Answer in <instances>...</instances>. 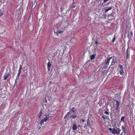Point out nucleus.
I'll return each instance as SVG.
<instances>
[{
    "label": "nucleus",
    "mask_w": 135,
    "mask_h": 135,
    "mask_svg": "<svg viewBox=\"0 0 135 135\" xmlns=\"http://www.w3.org/2000/svg\"><path fill=\"white\" fill-rule=\"evenodd\" d=\"M112 57L108 58L107 59L106 62L105 63L104 65V68L107 69L108 68V66L109 65V63L110 60L112 59Z\"/></svg>",
    "instance_id": "3"
},
{
    "label": "nucleus",
    "mask_w": 135,
    "mask_h": 135,
    "mask_svg": "<svg viewBox=\"0 0 135 135\" xmlns=\"http://www.w3.org/2000/svg\"><path fill=\"white\" fill-rule=\"evenodd\" d=\"M116 16V14L115 13H112L111 14L108 16V20L112 21L113 20L115 19V17Z\"/></svg>",
    "instance_id": "2"
},
{
    "label": "nucleus",
    "mask_w": 135,
    "mask_h": 135,
    "mask_svg": "<svg viewBox=\"0 0 135 135\" xmlns=\"http://www.w3.org/2000/svg\"><path fill=\"white\" fill-rule=\"evenodd\" d=\"M119 67L121 69H123V67L121 65H119Z\"/></svg>",
    "instance_id": "34"
},
{
    "label": "nucleus",
    "mask_w": 135,
    "mask_h": 135,
    "mask_svg": "<svg viewBox=\"0 0 135 135\" xmlns=\"http://www.w3.org/2000/svg\"><path fill=\"white\" fill-rule=\"evenodd\" d=\"M122 130L123 131V132L126 133V129L125 128L124 126H122Z\"/></svg>",
    "instance_id": "14"
},
{
    "label": "nucleus",
    "mask_w": 135,
    "mask_h": 135,
    "mask_svg": "<svg viewBox=\"0 0 135 135\" xmlns=\"http://www.w3.org/2000/svg\"><path fill=\"white\" fill-rule=\"evenodd\" d=\"M130 57L129 54H126V58L127 59H128Z\"/></svg>",
    "instance_id": "23"
},
{
    "label": "nucleus",
    "mask_w": 135,
    "mask_h": 135,
    "mask_svg": "<svg viewBox=\"0 0 135 135\" xmlns=\"http://www.w3.org/2000/svg\"><path fill=\"white\" fill-rule=\"evenodd\" d=\"M9 76V75L8 74L6 73L3 76L4 80H6L8 78Z\"/></svg>",
    "instance_id": "11"
},
{
    "label": "nucleus",
    "mask_w": 135,
    "mask_h": 135,
    "mask_svg": "<svg viewBox=\"0 0 135 135\" xmlns=\"http://www.w3.org/2000/svg\"><path fill=\"white\" fill-rule=\"evenodd\" d=\"M47 99L45 98L44 101L45 103L47 104L48 105H50L51 103L52 98L50 97H47Z\"/></svg>",
    "instance_id": "1"
},
{
    "label": "nucleus",
    "mask_w": 135,
    "mask_h": 135,
    "mask_svg": "<svg viewBox=\"0 0 135 135\" xmlns=\"http://www.w3.org/2000/svg\"><path fill=\"white\" fill-rule=\"evenodd\" d=\"M71 113V111H69L67 113V114H66L64 117V119H65L66 118L68 117V115H69Z\"/></svg>",
    "instance_id": "13"
},
{
    "label": "nucleus",
    "mask_w": 135,
    "mask_h": 135,
    "mask_svg": "<svg viewBox=\"0 0 135 135\" xmlns=\"http://www.w3.org/2000/svg\"><path fill=\"white\" fill-rule=\"evenodd\" d=\"M125 118V117L124 116H122L120 119L121 121L122 122H123L124 123L125 122V121L124 120V119Z\"/></svg>",
    "instance_id": "16"
},
{
    "label": "nucleus",
    "mask_w": 135,
    "mask_h": 135,
    "mask_svg": "<svg viewBox=\"0 0 135 135\" xmlns=\"http://www.w3.org/2000/svg\"><path fill=\"white\" fill-rule=\"evenodd\" d=\"M119 73L121 75H122L123 73V69H120L119 71Z\"/></svg>",
    "instance_id": "19"
},
{
    "label": "nucleus",
    "mask_w": 135,
    "mask_h": 135,
    "mask_svg": "<svg viewBox=\"0 0 135 135\" xmlns=\"http://www.w3.org/2000/svg\"><path fill=\"white\" fill-rule=\"evenodd\" d=\"M76 113L74 112V113L72 115L70 116V118H72L73 119H75V118L77 117L76 114H75Z\"/></svg>",
    "instance_id": "8"
},
{
    "label": "nucleus",
    "mask_w": 135,
    "mask_h": 135,
    "mask_svg": "<svg viewBox=\"0 0 135 135\" xmlns=\"http://www.w3.org/2000/svg\"><path fill=\"white\" fill-rule=\"evenodd\" d=\"M44 122V120H42L41 121L40 123H41V125H42L43 124Z\"/></svg>",
    "instance_id": "32"
},
{
    "label": "nucleus",
    "mask_w": 135,
    "mask_h": 135,
    "mask_svg": "<svg viewBox=\"0 0 135 135\" xmlns=\"http://www.w3.org/2000/svg\"><path fill=\"white\" fill-rule=\"evenodd\" d=\"M90 127V120L89 118H88L87 120V124H85L84 126V128H85L87 127Z\"/></svg>",
    "instance_id": "5"
},
{
    "label": "nucleus",
    "mask_w": 135,
    "mask_h": 135,
    "mask_svg": "<svg viewBox=\"0 0 135 135\" xmlns=\"http://www.w3.org/2000/svg\"><path fill=\"white\" fill-rule=\"evenodd\" d=\"M112 7H107L105 9V11H104V13H106L109 10H111V9H112Z\"/></svg>",
    "instance_id": "9"
},
{
    "label": "nucleus",
    "mask_w": 135,
    "mask_h": 135,
    "mask_svg": "<svg viewBox=\"0 0 135 135\" xmlns=\"http://www.w3.org/2000/svg\"><path fill=\"white\" fill-rule=\"evenodd\" d=\"M60 9H61V11H60L62 12V7H61V8H60Z\"/></svg>",
    "instance_id": "41"
},
{
    "label": "nucleus",
    "mask_w": 135,
    "mask_h": 135,
    "mask_svg": "<svg viewBox=\"0 0 135 135\" xmlns=\"http://www.w3.org/2000/svg\"><path fill=\"white\" fill-rule=\"evenodd\" d=\"M116 106L119 105L120 103H119V102L118 100H116Z\"/></svg>",
    "instance_id": "25"
},
{
    "label": "nucleus",
    "mask_w": 135,
    "mask_h": 135,
    "mask_svg": "<svg viewBox=\"0 0 135 135\" xmlns=\"http://www.w3.org/2000/svg\"><path fill=\"white\" fill-rule=\"evenodd\" d=\"M23 61H22V62H21V65L22 64V65H23Z\"/></svg>",
    "instance_id": "43"
},
{
    "label": "nucleus",
    "mask_w": 135,
    "mask_h": 135,
    "mask_svg": "<svg viewBox=\"0 0 135 135\" xmlns=\"http://www.w3.org/2000/svg\"><path fill=\"white\" fill-rule=\"evenodd\" d=\"M17 84H16V83H15V84L14 85L13 87H17Z\"/></svg>",
    "instance_id": "37"
},
{
    "label": "nucleus",
    "mask_w": 135,
    "mask_h": 135,
    "mask_svg": "<svg viewBox=\"0 0 135 135\" xmlns=\"http://www.w3.org/2000/svg\"><path fill=\"white\" fill-rule=\"evenodd\" d=\"M96 55L95 54H93L91 56H90V59L91 60H93V59H94L95 58V56Z\"/></svg>",
    "instance_id": "15"
},
{
    "label": "nucleus",
    "mask_w": 135,
    "mask_h": 135,
    "mask_svg": "<svg viewBox=\"0 0 135 135\" xmlns=\"http://www.w3.org/2000/svg\"><path fill=\"white\" fill-rule=\"evenodd\" d=\"M77 126L76 123H74L73 124L72 129L73 130H75L77 129Z\"/></svg>",
    "instance_id": "10"
},
{
    "label": "nucleus",
    "mask_w": 135,
    "mask_h": 135,
    "mask_svg": "<svg viewBox=\"0 0 135 135\" xmlns=\"http://www.w3.org/2000/svg\"><path fill=\"white\" fill-rule=\"evenodd\" d=\"M20 73H18L17 77H16V79H19V76L20 74Z\"/></svg>",
    "instance_id": "24"
},
{
    "label": "nucleus",
    "mask_w": 135,
    "mask_h": 135,
    "mask_svg": "<svg viewBox=\"0 0 135 135\" xmlns=\"http://www.w3.org/2000/svg\"><path fill=\"white\" fill-rule=\"evenodd\" d=\"M79 135H80L79 134Z\"/></svg>",
    "instance_id": "47"
},
{
    "label": "nucleus",
    "mask_w": 135,
    "mask_h": 135,
    "mask_svg": "<svg viewBox=\"0 0 135 135\" xmlns=\"http://www.w3.org/2000/svg\"><path fill=\"white\" fill-rule=\"evenodd\" d=\"M100 118L101 119V120L103 119L104 120H105L106 119V118H107V117H106V118H105L104 117V116H102L101 117H100Z\"/></svg>",
    "instance_id": "20"
},
{
    "label": "nucleus",
    "mask_w": 135,
    "mask_h": 135,
    "mask_svg": "<svg viewBox=\"0 0 135 135\" xmlns=\"http://www.w3.org/2000/svg\"><path fill=\"white\" fill-rule=\"evenodd\" d=\"M68 26H65L63 28V29H62L63 30H64V31L66 29V28H68Z\"/></svg>",
    "instance_id": "36"
},
{
    "label": "nucleus",
    "mask_w": 135,
    "mask_h": 135,
    "mask_svg": "<svg viewBox=\"0 0 135 135\" xmlns=\"http://www.w3.org/2000/svg\"><path fill=\"white\" fill-rule=\"evenodd\" d=\"M129 49V47L128 46V47L127 49V51H126V54H129L130 52L128 51Z\"/></svg>",
    "instance_id": "26"
},
{
    "label": "nucleus",
    "mask_w": 135,
    "mask_h": 135,
    "mask_svg": "<svg viewBox=\"0 0 135 135\" xmlns=\"http://www.w3.org/2000/svg\"><path fill=\"white\" fill-rule=\"evenodd\" d=\"M103 112H104L105 114L107 115H109V113L107 111H106L105 110H103Z\"/></svg>",
    "instance_id": "22"
},
{
    "label": "nucleus",
    "mask_w": 135,
    "mask_h": 135,
    "mask_svg": "<svg viewBox=\"0 0 135 135\" xmlns=\"http://www.w3.org/2000/svg\"><path fill=\"white\" fill-rule=\"evenodd\" d=\"M108 116H107V117H108Z\"/></svg>",
    "instance_id": "46"
},
{
    "label": "nucleus",
    "mask_w": 135,
    "mask_h": 135,
    "mask_svg": "<svg viewBox=\"0 0 135 135\" xmlns=\"http://www.w3.org/2000/svg\"><path fill=\"white\" fill-rule=\"evenodd\" d=\"M21 70L19 69L18 71V72L21 73Z\"/></svg>",
    "instance_id": "42"
},
{
    "label": "nucleus",
    "mask_w": 135,
    "mask_h": 135,
    "mask_svg": "<svg viewBox=\"0 0 135 135\" xmlns=\"http://www.w3.org/2000/svg\"><path fill=\"white\" fill-rule=\"evenodd\" d=\"M94 43L95 44H98V41L97 40H96Z\"/></svg>",
    "instance_id": "35"
},
{
    "label": "nucleus",
    "mask_w": 135,
    "mask_h": 135,
    "mask_svg": "<svg viewBox=\"0 0 135 135\" xmlns=\"http://www.w3.org/2000/svg\"><path fill=\"white\" fill-rule=\"evenodd\" d=\"M81 121L83 122H85V120L84 119H81Z\"/></svg>",
    "instance_id": "40"
},
{
    "label": "nucleus",
    "mask_w": 135,
    "mask_h": 135,
    "mask_svg": "<svg viewBox=\"0 0 135 135\" xmlns=\"http://www.w3.org/2000/svg\"><path fill=\"white\" fill-rule=\"evenodd\" d=\"M70 111H71V112H71L74 113L75 112V108L74 107H73L70 110Z\"/></svg>",
    "instance_id": "21"
},
{
    "label": "nucleus",
    "mask_w": 135,
    "mask_h": 135,
    "mask_svg": "<svg viewBox=\"0 0 135 135\" xmlns=\"http://www.w3.org/2000/svg\"><path fill=\"white\" fill-rule=\"evenodd\" d=\"M64 31V30L62 29L60 30H59L58 31L56 32V33L57 35H59V34L62 33Z\"/></svg>",
    "instance_id": "12"
},
{
    "label": "nucleus",
    "mask_w": 135,
    "mask_h": 135,
    "mask_svg": "<svg viewBox=\"0 0 135 135\" xmlns=\"http://www.w3.org/2000/svg\"><path fill=\"white\" fill-rule=\"evenodd\" d=\"M115 37H116V36L115 35H114L113 38V39L112 40V41L113 42H114V41L115 40Z\"/></svg>",
    "instance_id": "28"
},
{
    "label": "nucleus",
    "mask_w": 135,
    "mask_h": 135,
    "mask_svg": "<svg viewBox=\"0 0 135 135\" xmlns=\"http://www.w3.org/2000/svg\"><path fill=\"white\" fill-rule=\"evenodd\" d=\"M3 13L0 10V17L3 15Z\"/></svg>",
    "instance_id": "29"
},
{
    "label": "nucleus",
    "mask_w": 135,
    "mask_h": 135,
    "mask_svg": "<svg viewBox=\"0 0 135 135\" xmlns=\"http://www.w3.org/2000/svg\"><path fill=\"white\" fill-rule=\"evenodd\" d=\"M17 79H16V80H15V83H16V84H17Z\"/></svg>",
    "instance_id": "39"
},
{
    "label": "nucleus",
    "mask_w": 135,
    "mask_h": 135,
    "mask_svg": "<svg viewBox=\"0 0 135 135\" xmlns=\"http://www.w3.org/2000/svg\"><path fill=\"white\" fill-rule=\"evenodd\" d=\"M96 1H97V2H98L99 1V0H96Z\"/></svg>",
    "instance_id": "44"
},
{
    "label": "nucleus",
    "mask_w": 135,
    "mask_h": 135,
    "mask_svg": "<svg viewBox=\"0 0 135 135\" xmlns=\"http://www.w3.org/2000/svg\"><path fill=\"white\" fill-rule=\"evenodd\" d=\"M80 125H78V127H79V126H80Z\"/></svg>",
    "instance_id": "45"
},
{
    "label": "nucleus",
    "mask_w": 135,
    "mask_h": 135,
    "mask_svg": "<svg viewBox=\"0 0 135 135\" xmlns=\"http://www.w3.org/2000/svg\"><path fill=\"white\" fill-rule=\"evenodd\" d=\"M22 66L21 65H20V68H19V69H20V70H21L22 69Z\"/></svg>",
    "instance_id": "38"
},
{
    "label": "nucleus",
    "mask_w": 135,
    "mask_h": 135,
    "mask_svg": "<svg viewBox=\"0 0 135 135\" xmlns=\"http://www.w3.org/2000/svg\"><path fill=\"white\" fill-rule=\"evenodd\" d=\"M117 62V59L116 58H113L111 64V65H114Z\"/></svg>",
    "instance_id": "7"
},
{
    "label": "nucleus",
    "mask_w": 135,
    "mask_h": 135,
    "mask_svg": "<svg viewBox=\"0 0 135 135\" xmlns=\"http://www.w3.org/2000/svg\"><path fill=\"white\" fill-rule=\"evenodd\" d=\"M46 117L48 118V119L51 117V115L49 113H46L45 114Z\"/></svg>",
    "instance_id": "17"
},
{
    "label": "nucleus",
    "mask_w": 135,
    "mask_h": 135,
    "mask_svg": "<svg viewBox=\"0 0 135 135\" xmlns=\"http://www.w3.org/2000/svg\"><path fill=\"white\" fill-rule=\"evenodd\" d=\"M51 64L50 63V61H49L47 64V69L48 71H50L51 69Z\"/></svg>",
    "instance_id": "6"
},
{
    "label": "nucleus",
    "mask_w": 135,
    "mask_h": 135,
    "mask_svg": "<svg viewBox=\"0 0 135 135\" xmlns=\"http://www.w3.org/2000/svg\"><path fill=\"white\" fill-rule=\"evenodd\" d=\"M42 114V112L41 111L39 113V118H40V117L41 116Z\"/></svg>",
    "instance_id": "30"
},
{
    "label": "nucleus",
    "mask_w": 135,
    "mask_h": 135,
    "mask_svg": "<svg viewBox=\"0 0 135 135\" xmlns=\"http://www.w3.org/2000/svg\"><path fill=\"white\" fill-rule=\"evenodd\" d=\"M108 129L111 132H112V133L113 134H116L117 132V129H116L115 128H109Z\"/></svg>",
    "instance_id": "4"
},
{
    "label": "nucleus",
    "mask_w": 135,
    "mask_h": 135,
    "mask_svg": "<svg viewBox=\"0 0 135 135\" xmlns=\"http://www.w3.org/2000/svg\"><path fill=\"white\" fill-rule=\"evenodd\" d=\"M117 128V134H119L120 131V128Z\"/></svg>",
    "instance_id": "18"
},
{
    "label": "nucleus",
    "mask_w": 135,
    "mask_h": 135,
    "mask_svg": "<svg viewBox=\"0 0 135 135\" xmlns=\"http://www.w3.org/2000/svg\"><path fill=\"white\" fill-rule=\"evenodd\" d=\"M108 0H104L103 3H102V4H104L106 3L107 1H108Z\"/></svg>",
    "instance_id": "33"
},
{
    "label": "nucleus",
    "mask_w": 135,
    "mask_h": 135,
    "mask_svg": "<svg viewBox=\"0 0 135 135\" xmlns=\"http://www.w3.org/2000/svg\"><path fill=\"white\" fill-rule=\"evenodd\" d=\"M44 122H46L48 120V118L46 117L43 119Z\"/></svg>",
    "instance_id": "27"
},
{
    "label": "nucleus",
    "mask_w": 135,
    "mask_h": 135,
    "mask_svg": "<svg viewBox=\"0 0 135 135\" xmlns=\"http://www.w3.org/2000/svg\"><path fill=\"white\" fill-rule=\"evenodd\" d=\"M119 105L116 106V109L117 110H119Z\"/></svg>",
    "instance_id": "31"
}]
</instances>
